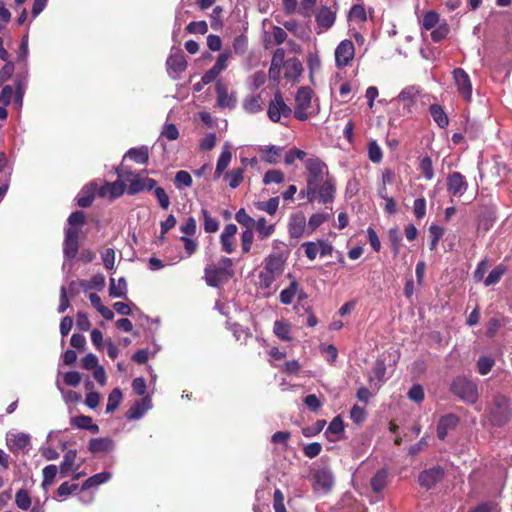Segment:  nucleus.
Returning a JSON list of instances; mask_svg holds the SVG:
<instances>
[{
	"instance_id": "obj_12",
	"label": "nucleus",
	"mask_w": 512,
	"mask_h": 512,
	"mask_svg": "<svg viewBox=\"0 0 512 512\" xmlns=\"http://www.w3.org/2000/svg\"><path fill=\"white\" fill-rule=\"evenodd\" d=\"M238 232V227L236 224L230 223L226 224L220 234V243L222 245V249L227 254H231L235 250V237Z\"/></svg>"
},
{
	"instance_id": "obj_23",
	"label": "nucleus",
	"mask_w": 512,
	"mask_h": 512,
	"mask_svg": "<svg viewBox=\"0 0 512 512\" xmlns=\"http://www.w3.org/2000/svg\"><path fill=\"white\" fill-rule=\"evenodd\" d=\"M284 76L288 80H297L303 72V65L297 58H290L284 63Z\"/></svg>"
},
{
	"instance_id": "obj_57",
	"label": "nucleus",
	"mask_w": 512,
	"mask_h": 512,
	"mask_svg": "<svg viewBox=\"0 0 512 512\" xmlns=\"http://www.w3.org/2000/svg\"><path fill=\"white\" fill-rule=\"evenodd\" d=\"M229 59H231V52H227V50L220 53L217 57L216 62L214 63L217 77L222 71H224V69L227 68Z\"/></svg>"
},
{
	"instance_id": "obj_53",
	"label": "nucleus",
	"mask_w": 512,
	"mask_h": 512,
	"mask_svg": "<svg viewBox=\"0 0 512 512\" xmlns=\"http://www.w3.org/2000/svg\"><path fill=\"white\" fill-rule=\"evenodd\" d=\"M236 221L246 228L255 227V218L249 216L244 208L235 213Z\"/></svg>"
},
{
	"instance_id": "obj_14",
	"label": "nucleus",
	"mask_w": 512,
	"mask_h": 512,
	"mask_svg": "<svg viewBox=\"0 0 512 512\" xmlns=\"http://www.w3.org/2000/svg\"><path fill=\"white\" fill-rule=\"evenodd\" d=\"M307 227V218L303 212H296L290 217V221L288 223V232L290 236L298 237L303 236Z\"/></svg>"
},
{
	"instance_id": "obj_40",
	"label": "nucleus",
	"mask_w": 512,
	"mask_h": 512,
	"mask_svg": "<svg viewBox=\"0 0 512 512\" xmlns=\"http://www.w3.org/2000/svg\"><path fill=\"white\" fill-rule=\"evenodd\" d=\"M201 214L203 216V226L208 233H215V231L219 230V222L217 218L212 217L206 208L201 209Z\"/></svg>"
},
{
	"instance_id": "obj_3",
	"label": "nucleus",
	"mask_w": 512,
	"mask_h": 512,
	"mask_svg": "<svg viewBox=\"0 0 512 512\" xmlns=\"http://www.w3.org/2000/svg\"><path fill=\"white\" fill-rule=\"evenodd\" d=\"M294 116L298 120H307L311 115L316 114L317 110L313 106V91L310 88H300L295 97Z\"/></svg>"
},
{
	"instance_id": "obj_45",
	"label": "nucleus",
	"mask_w": 512,
	"mask_h": 512,
	"mask_svg": "<svg viewBox=\"0 0 512 512\" xmlns=\"http://www.w3.org/2000/svg\"><path fill=\"white\" fill-rule=\"evenodd\" d=\"M280 199L279 198H271L268 201H260L255 203V207L259 209V211L268 212L270 215H274L279 207Z\"/></svg>"
},
{
	"instance_id": "obj_58",
	"label": "nucleus",
	"mask_w": 512,
	"mask_h": 512,
	"mask_svg": "<svg viewBox=\"0 0 512 512\" xmlns=\"http://www.w3.org/2000/svg\"><path fill=\"white\" fill-rule=\"evenodd\" d=\"M438 23H439V15L436 12H427L423 16L422 26L425 29H431V31H433V29H435V27H436V25H438Z\"/></svg>"
},
{
	"instance_id": "obj_8",
	"label": "nucleus",
	"mask_w": 512,
	"mask_h": 512,
	"mask_svg": "<svg viewBox=\"0 0 512 512\" xmlns=\"http://www.w3.org/2000/svg\"><path fill=\"white\" fill-rule=\"evenodd\" d=\"M336 182L333 177L330 176L328 171L327 175L323 177L317 186L316 199L322 203L333 202L335 198Z\"/></svg>"
},
{
	"instance_id": "obj_63",
	"label": "nucleus",
	"mask_w": 512,
	"mask_h": 512,
	"mask_svg": "<svg viewBox=\"0 0 512 512\" xmlns=\"http://www.w3.org/2000/svg\"><path fill=\"white\" fill-rule=\"evenodd\" d=\"M273 507L275 512H286L284 496L280 489H276L273 495Z\"/></svg>"
},
{
	"instance_id": "obj_6",
	"label": "nucleus",
	"mask_w": 512,
	"mask_h": 512,
	"mask_svg": "<svg viewBox=\"0 0 512 512\" xmlns=\"http://www.w3.org/2000/svg\"><path fill=\"white\" fill-rule=\"evenodd\" d=\"M119 176L128 181L129 194H136L143 190H152L156 185V181L153 180V178L141 177L140 174H135V172L132 171L119 172Z\"/></svg>"
},
{
	"instance_id": "obj_54",
	"label": "nucleus",
	"mask_w": 512,
	"mask_h": 512,
	"mask_svg": "<svg viewBox=\"0 0 512 512\" xmlns=\"http://www.w3.org/2000/svg\"><path fill=\"white\" fill-rule=\"evenodd\" d=\"M327 214H323V212H316V214H312V216L308 220V233H313L319 225L325 223L327 221Z\"/></svg>"
},
{
	"instance_id": "obj_30",
	"label": "nucleus",
	"mask_w": 512,
	"mask_h": 512,
	"mask_svg": "<svg viewBox=\"0 0 512 512\" xmlns=\"http://www.w3.org/2000/svg\"><path fill=\"white\" fill-rule=\"evenodd\" d=\"M291 324L283 320H277L273 324V333L281 340H292Z\"/></svg>"
},
{
	"instance_id": "obj_47",
	"label": "nucleus",
	"mask_w": 512,
	"mask_h": 512,
	"mask_svg": "<svg viewBox=\"0 0 512 512\" xmlns=\"http://www.w3.org/2000/svg\"><path fill=\"white\" fill-rule=\"evenodd\" d=\"M253 228L254 227H250L249 229H245L243 230L242 234H241V247H242V252L244 254H247V252L251 251V247L253 245V241H254V232H253Z\"/></svg>"
},
{
	"instance_id": "obj_55",
	"label": "nucleus",
	"mask_w": 512,
	"mask_h": 512,
	"mask_svg": "<svg viewBox=\"0 0 512 512\" xmlns=\"http://www.w3.org/2000/svg\"><path fill=\"white\" fill-rule=\"evenodd\" d=\"M368 154L370 160L374 161V163H379L383 159V152L375 140L369 142Z\"/></svg>"
},
{
	"instance_id": "obj_4",
	"label": "nucleus",
	"mask_w": 512,
	"mask_h": 512,
	"mask_svg": "<svg viewBox=\"0 0 512 512\" xmlns=\"http://www.w3.org/2000/svg\"><path fill=\"white\" fill-rule=\"evenodd\" d=\"M232 260L229 257H223L219 266L210 265L206 268V280L209 285L218 286L227 281L229 277L233 276Z\"/></svg>"
},
{
	"instance_id": "obj_41",
	"label": "nucleus",
	"mask_w": 512,
	"mask_h": 512,
	"mask_svg": "<svg viewBox=\"0 0 512 512\" xmlns=\"http://www.w3.org/2000/svg\"><path fill=\"white\" fill-rule=\"evenodd\" d=\"M298 282L293 280L288 288H284L280 292V301L283 304H291L297 291H298Z\"/></svg>"
},
{
	"instance_id": "obj_29",
	"label": "nucleus",
	"mask_w": 512,
	"mask_h": 512,
	"mask_svg": "<svg viewBox=\"0 0 512 512\" xmlns=\"http://www.w3.org/2000/svg\"><path fill=\"white\" fill-rule=\"evenodd\" d=\"M242 106L249 114H255L263 109L262 98L260 95H249L246 96L242 102Z\"/></svg>"
},
{
	"instance_id": "obj_27",
	"label": "nucleus",
	"mask_w": 512,
	"mask_h": 512,
	"mask_svg": "<svg viewBox=\"0 0 512 512\" xmlns=\"http://www.w3.org/2000/svg\"><path fill=\"white\" fill-rule=\"evenodd\" d=\"M127 291V280H125L123 276L119 278L118 281L114 280V278L110 279L109 295H111V297H126Z\"/></svg>"
},
{
	"instance_id": "obj_5",
	"label": "nucleus",
	"mask_w": 512,
	"mask_h": 512,
	"mask_svg": "<svg viewBox=\"0 0 512 512\" xmlns=\"http://www.w3.org/2000/svg\"><path fill=\"white\" fill-rule=\"evenodd\" d=\"M452 391L468 403L474 404L479 398L476 382L465 378V376H459L452 382Z\"/></svg>"
},
{
	"instance_id": "obj_51",
	"label": "nucleus",
	"mask_w": 512,
	"mask_h": 512,
	"mask_svg": "<svg viewBox=\"0 0 512 512\" xmlns=\"http://www.w3.org/2000/svg\"><path fill=\"white\" fill-rule=\"evenodd\" d=\"M419 169L427 179H433L434 177V166L431 158L429 156H425V158L420 160Z\"/></svg>"
},
{
	"instance_id": "obj_64",
	"label": "nucleus",
	"mask_w": 512,
	"mask_h": 512,
	"mask_svg": "<svg viewBox=\"0 0 512 512\" xmlns=\"http://www.w3.org/2000/svg\"><path fill=\"white\" fill-rule=\"evenodd\" d=\"M209 27L206 21H193L187 25L188 32L191 33H206Z\"/></svg>"
},
{
	"instance_id": "obj_56",
	"label": "nucleus",
	"mask_w": 512,
	"mask_h": 512,
	"mask_svg": "<svg viewBox=\"0 0 512 512\" xmlns=\"http://www.w3.org/2000/svg\"><path fill=\"white\" fill-rule=\"evenodd\" d=\"M58 467L57 465L50 464L46 465L43 469V486H49L52 484L56 475H57Z\"/></svg>"
},
{
	"instance_id": "obj_28",
	"label": "nucleus",
	"mask_w": 512,
	"mask_h": 512,
	"mask_svg": "<svg viewBox=\"0 0 512 512\" xmlns=\"http://www.w3.org/2000/svg\"><path fill=\"white\" fill-rule=\"evenodd\" d=\"M71 424L76 426V428L88 429V431L94 432V434L100 431L99 426L93 423L91 416L87 415L74 416L71 419Z\"/></svg>"
},
{
	"instance_id": "obj_49",
	"label": "nucleus",
	"mask_w": 512,
	"mask_h": 512,
	"mask_svg": "<svg viewBox=\"0 0 512 512\" xmlns=\"http://www.w3.org/2000/svg\"><path fill=\"white\" fill-rule=\"evenodd\" d=\"M273 282L274 278L269 270L267 259H265L263 269L259 274V285L263 288H270Z\"/></svg>"
},
{
	"instance_id": "obj_59",
	"label": "nucleus",
	"mask_w": 512,
	"mask_h": 512,
	"mask_svg": "<svg viewBox=\"0 0 512 512\" xmlns=\"http://www.w3.org/2000/svg\"><path fill=\"white\" fill-rule=\"evenodd\" d=\"M305 255L309 260H315L319 254V241L304 242Z\"/></svg>"
},
{
	"instance_id": "obj_20",
	"label": "nucleus",
	"mask_w": 512,
	"mask_h": 512,
	"mask_svg": "<svg viewBox=\"0 0 512 512\" xmlns=\"http://www.w3.org/2000/svg\"><path fill=\"white\" fill-rule=\"evenodd\" d=\"M266 259L273 281H276L277 277L282 275L284 271L286 259L282 254H269Z\"/></svg>"
},
{
	"instance_id": "obj_16",
	"label": "nucleus",
	"mask_w": 512,
	"mask_h": 512,
	"mask_svg": "<svg viewBox=\"0 0 512 512\" xmlns=\"http://www.w3.org/2000/svg\"><path fill=\"white\" fill-rule=\"evenodd\" d=\"M216 94L218 105L222 108H235L237 98L235 94H230L224 83H216Z\"/></svg>"
},
{
	"instance_id": "obj_44",
	"label": "nucleus",
	"mask_w": 512,
	"mask_h": 512,
	"mask_svg": "<svg viewBox=\"0 0 512 512\" xmlns=\"http://www.w3.org/2000/svg\"><path fill=\"white\" fill-rule=\"evenodd\" d=\"M243 173V168L232 169V171L226 172L224 178L226 179L230 187L236 188L243 181Z\"/></svg>"
},
{
	"instance_id": "obj_52",
	"label": "nucleus",
	"mask_w": 512,
	"mask_h": 512,
	"mask_svg": "<svg viewBox=\"0 0 512 512\" xmlns=\"http://www.w3.org/2000/svg\"><path fill=\"white\" fill-rule=\"evenodd\" d=\"M506 268L504 266L499 265L496 268L492 269L488 276H486L484 280V284L489 286L493 285V283H497L500 281L501 277L505 274Z\"/></svg>"
},
{
	"instance_id": "obj_15",
	"label": "nucleus",
	"mask_w": 512,
	"mask_h": 512,
	"mask_svg": "<svg viewBox=\"0 0 512 512\" xmlns=\"http://www.w3.org/2000/svg\"><path fill=\"white\" fill-rule=\"evenodd\" d=\"M459 423V418L454 413H448L447 415L441 416L437 423V437L440 440H444L451 429L456 428Z\"/></svg>"
},
{
	"instance_id": "obj_32",
	"label": "nucleus",
	"mask_w": 512,
	"mask_h": 512,
	"mask_svg": "<svg viewBox=\"0 0 512 512\" xmlns=\"http://www.w3.org/2000/svg\"><path fill=\"white\" fill-rule=\"evenodd\" d=\"M430 113L439 127H446L449 124V117L447 116L444 108L439 104H433L430 106Z\"/></svg>"
},
{
	"instance_id": "obj_11",
	"label": "nucleus",
	"mask_w": 512,
	"mask_h": 512,
	"mask_svg": "<svg viewBox=\"0 0 512 512\" xmlns=\"http://www.w3.org/2000/svg\"><path fill=\"white\" fill-rule=\"evenodd\" d=\"M79 227H68L64 240V253L68 258H74L79 248Z\"/></svg>"
},
{
	"instance_id": "obj_18",
	"label": "nucleus",
	"mask_w": 512,
	"mask_h": 512,
	"mask_svg": "<svg viewBox=\"0 0 512 512\" xmlns=\"http://www.w3.org/2000/svg\"><path fill=\"white\" fill-rule=\"evenodd\" d=\"M285 51L284 49L275 50L271 59V65L269 69V78L271 80H280L281 69L285 64Z\"/></svg>"
},
{
	"instance_id": "obj_25",
	"label": "nucleus",
	"mask_w": 512,
	"mask_h": 512,
	"mask_svg": "<svg viewBox=\"0 0 512 512\" xmlns=\"http://www.w3.org/2000/svg\"><path fill=\"white\" fill-rule=\"evenodd\" d=\"M335 12L329 7H321L316 13V21L324 29H329L335 23Z\"/></svg>"
},
{
	"instance_id": "obj_60",
	"label": "nucleus",
	"mask_w": 512,
	"mask_h": 512,
	"mask_svg": "<svg viewBox=\"0 0 512 512\" xmlns=\"http://www.w3.org/2000/svg\"><path fill=\"white\" fill-rule=\"evenodd\" d=\"M102 261L107 269H114L116 261V253L113 248H106L102 253Z\"/></svg>"
},
{
	"instance_id": "obj_43",
	"label": "nucleus",
	"mask_w": 512,
	"mask_h": 512,
	"mask_svg": "<svg viewBox=\"0 0 512 512\" xmlns=\"http://www.w3.org/2000/svg\"><path fill=\"white\" fill-rule=\"evenodd\" d=\"M419 91L415 86H409L401 91L398 95V101L403 102L404 105L409 106L411 103L415 102V99L418 95Z\"/></svg>"
},
{
	"instance_id": "obj_10",
	"label": "nucleus",
	"mask_w": 512,
	"mask_h": 512,
	"mask_svg": "<svg viewBox=\"0 0 512 512\" xmlns=\"http://www.w3.org/2000/svg\"><path fill=\"white\" fill-rule=\"evenodd\" d=\"M335 62L336 66L342 68V66L348 65L355 57V47L351 40H343L335 48Z\"/></svg>"
},
{
	"instance_id": "obj_21",
	"label": "nucleus",
	"mask_w": 512,
	"mask_h": 512,
	"mask_svg": "<svg viewBox=\"0 0 512 512\" xmlns=\"http://www.w3.org/2000/svg\"><path fill=\"white\" fill-rule=\"evenodd\" d=\"M125 190V184L123 181H114L113 183H105L99 190V195L103 197H109L110 199H116V197L122 196Z\"/></svg>"
},
{
	"instance_id": "obj_39",
	"label": "nucleus",
	"mask_w": 512,
	"mask_h": 512,
	"mask_svg": "<svg viewBox=\"0 0 512 512\" xmlns=\"http://www.w3.org/2000/svg\"><path fill=\"white\" fill-rule=\"evenodd\" d=\"M387 470H379L371 479V487L375 492H381L387 484Z\"/></svg>"
},
{
	"instance_id": "obj_26",
	"label": "nucleus",
	"mask_w": 512,
	"mask_h": 512,
	"mask_svg": "<svg viewBox=\"0 0 512 512\" xmlns=\"http://www.w3.org/2000/svg\"><path fill=\"white\" fill-rule=\"evenodd\" d=\"M254 228L260 239H268L276 230L275 224L268 223L264 217L255 220Z\"/></svg>"
},
{
	"instance_id": "obj_61",
	"label": "nucleus",
	"mask_w": 512,
	"mask_h": 512,
	"mask_svg": "<svg viewBox=\"0 0 512 512\" xmlns=\"http://www.w3.org/2000/svg\"><path fill=\"white\" fill-rule=\"evenodd\" d=\"M179 135L180 132L173 123H166L162 128L161 136H164V138L169 141H174V139H177Z\"/></svg>"
},
{
	"instance_id": "obj_13",
	"label": "nucleus",
	"mask_w": 512,
	"mask_h": 512,
	"mask_svg": "<svg viewBox=\"0 0 512 512\" xmlns=\"http://www.w3.org/2000/svg\"><path fill=\"white\" fill-rule=\"evenodd\" d=\"M448 191L453 196H462L467 191V181L461 172H452L447 179Z\"/></svg>"
},
{
	"instance_id": "obj_2",
	"label": "nucleus",
	"mask_w": 512,
	"mask_h": 512,
	"mask_svg": "<svg viewBox=\"0 0 512 512\" xmlns=\"http://www.w3.org/2000/svg\"><path fill=\"white\" fill-rule=\"evenodd\" d=\"M512 416V403L508 397L496 394L486 408L488 421L495 426L506 425Z\"/></svg>"
},
{
	"instance_id": "obj_34",
	"label": "nucleus",
	"mask_w": 512,
	"mask_h": 512,
	"mask_svg": "<svg viewBox=\"0 0 512 512\" xmlns=\"http://www.w3.org/2000/svg\"><path fill=\"white\" fill-rule=\"evenodd\" d=\"M112 447V440L107 439V437H98L97 439H91L88 444V450L92 453H97V451H106L110 450Z\"/></svg>"
},
{
	"instance_id": "obj_48",
	"label": "nucleus",
	"mask_w": 512,
	"mask_h": 512,
	"mask_svg": "<svg viewBox=\"0 0 512 512\" xmlns=\"http://www.w3.org/2000/svg\"><path fill=\"white\" fill-rule=\"evenodd\" d=\"M284 179L285 174L280 169H269L263 176V183L272 184V182H275V184H280Z\"/></svg>"
},
{
	"instance_id": "obj_7",
	"label": "nucleus",
	"mask_w": 512,
	"mask_h": 512,
	"mask_svg": "<svg viewBox=\"0 0 512 512\" xmlns=\"http://www.w3.org/2000/svg\"><path fill=\"white\" fill-rule=\"evenodd\" d=\"M453 78L456 89L465 101H471L473 86L469 74L463 68H455L453 71Z\"/></svg>"
},
{
	"instance_id": "obj_62",
	"label": "nucleus",
	"mask_w": 512,
	"mask_h": 512,
	"mask_svg": "<svg viewBox=\"0 0 512 512\" xmlns=\"http://www.w3.org/2000/svg\"><path fill=\"white\" fill-rule=\"evenodd\" d=\"M197 228V223L194 217L187 218L184 224H181L180 230L184 236H193Z\"/></svg>"
},
{
	"instance_id": "obj_24",
	"label": "nucleus",
	"mask_w": 512,
	"mask_h": 512,
	"mask_svg": "<svg viewBox=\"0 0 512 512\" xmlns=\"http://www.w3.org/2000/svg\"><path fill=\"white\" fill-rule=\"evenodd\" d=\"M232 151L231 144L225 143L222 147L221 155L217 161L216 165V176H221L225 169H227L228 165H230L232 161Z\"/></svg>"
},
{
	"instance_id": "obj_22",
	"label": "nucleus",
	"mask_w": 512,
	"mask_h": 512,
	"mask_svg": "<svg viewBox=\"0 0 512 512\" xmlns=\"http://www.w3.org/2000/svg\"><path fill=\"white\" fill-rule=\"evenodd\" d=\"M152 407L151 397H143L130 407L128 419H140Z\"/></svg>"
},
{
	"instance_id": "obj_9",
	"label": "nucleus",
	"mask_w": 512,
	"mask_h": 512,
	"mask_svg": "<svg viewBox=\"0 0 512 512\" xmlns=\"http://www.w3.org/2000/svg\"><path fill=\"white\" fill-rule=\"evenodd\" d=\"M291 108L285 103L280 92H277L274 99L270 101L267 115L272 121H279L282 117H288L291 114Z\"/></svg>"
},
{
	"instance_id": "obj_42",
	"label": "nucleus",
	"mask_w": 512,
	"mask_h": 512,
	"mask_svg": "<svg viewBox=\"0 0 512 512\" xmlns=\"http://www.w3.org/2000/svg\"><path fill=\"white\" fill-rule=\"evenodd\" d=\"M168 68L174 72H182L187 67V62L182 55H171L167 59Z\"/></svg>"
},
{
	"instance_id": "obj_33",
	"label": "nucleus",
	"mask_w": 512,
	"mask_h": 512,
	"mask_svg": "<svg viewBox=\"0 0 512 512\" xmlns=\"http://www.w3.org/2000/svg\"><path fill=\"white\" fill-rule=\"evenodd\" d=\"M111 476L112 473H110V471H102L101 473L94 474L82 483V489H90V487L97 486V484L106 483V481L110 480Z\"/></svg>"
},
{
	"instance_id": "obj_37",
	"label": "nucleus",
	"mask_w": 512,
	"mask_h": 512,
	"mask_svg": "<svg viewBox=\"0 0 512 512\" xmlns=\"http://www.w3.org/2000/svg\"><path fill=\"white\" fill-rule=\"evenodd\" d=\"M126 155L137 163H147L149 160V149L145 146L138 147L137 149H130Z\"/></svg>"
},
{
	"instance_id": "obj_35",
	"label": "nucleus",
	"mask_w": 512,
	"mask_h": 512,
	"mask_svg": "<svg viewBox=\"0 0 512 512\" xmlns=\"http://www.w3.org/2000/svg\"><path fill=\"white\" fill-rule=\"evenodd\" d=\"M76 457H77V450H75V449L68 450L65 453L64 459L60 465V471L62 474L65 475V474H68V472L72 471V469L74 468Z\"/></svg>"
},
{
	"instance_id": "obj_50",
	"label": "nucleus",
	"mask_w": 512,
	"mask_h": 512,
	"mask_svg": "<svg viewBox=\"0 0 512 512\" xmlns=\"http://www.w3.org/2000/svg\"><path fill=\"white\" fill-rule=\"evenodd\" d=\"M348 18L351 22H364V20H366V10L364 6L355 4V6L351 7Z\"/></svg>"
},
{
	"instance_id": "obj_19",
	"label": "nucleus",
	"mask_w": 512,
	"mask_h": 512,
	"mask_svg": "<svg viewBox=\"0 0 512 512\" xmlns=\"http://www.w3.org/2000/svg\"><path fill=\"white\" fill-rule=\"evenodd\" d=\"M444 477V471L440 467L429 468L419 475L421 486L432 487Z\"/></svg>"
},
{
	"instance_id": "obj_38",
	"label": "nucleus",
	"mask_w": 512,
	"mask_h": 512,
	"mask_svg": "<svg viewBox=\"0 0 512 512\" xmlns=\"http://www.w3.org/2000/svg\"><path fill=\"white\" fill-rule=\"evenodd\" d=\"M282 149L276 146L261 147L262 159L267 163H277Z\"/></svg>"
},
{
	"instance_id": "obj_17",
	"label": "nucleus",
	"mask_w": 512,
	"mask_h": 512,
	"mask_svg": "<svg viewBox=\"0 0 512 512\" xmlns=\"http://www.w3.org/2000/svg\"><path fill=\"white\" fill-rule=\"evenodd\" d=\"M6 443L12 451L24 450L30 444V436L26 433H8Z\"/></svg>"
},
{
	"instance_id": "obj_31",
	"label": "nucleus",
	"mask_w": 512,
	"mask_h": 512,
	"mask_svg": "<svg viewBox=\"0 0 512 512\" xmlns=\"http://www.w3.org/2000/svg\"><path fill=\"white\" fill-rule=\"evenodd\" d=\"M316 484L324 490H329L333 484V475L327 468H322L315 473Z\"/></svg>"
},
{
	"instance_id": "obj_46",
	"label": "nucleus",
	"mask_w": 512,
	"mask_h": 512,
	"mask_svg": "<svg viewBox=\"0 0 512 512\" xmlns=\"http://www.w3.org/2000/svg\"><path fill=\"white\" fill-rule=\"evenodd\" d=\"M122 397L120 388H114L113 391L110 392L107 399V413H112V411L116 410L119 403H121Z\"/></svg>"
},
{
	"instance_id": "obj_1",
	"label": "nucleus",
	"mask_w": 512,
	"mask_h": 512,
	"mask_svg": "<svg viewBox=\"0 0 512 512\" xmlns=\"http://www.w3.org/2000/svg\"><path fill=\"white\" fill-rule=\"evenodd\" d=\"M304 166L306 169V188L301 191L300 195L307 197L309 202H313L317 197V186L323 176L327 175L328 168L325 162L317 156H310L305 159Z\"/></svg>"
},
{
	"instance_id": "obj_36",
	"label": "nucleus",
	"mask_w": 512,
	"mask_h": 512,
	"mask_svg": "<svg viewBox=\"0 0 512 512\" xmlns=\"http://www.w3.org/2000/svg\"><path fill=\"white\" fill-rule=\"evenodd\" d=\"M15 504L21 510H29L32 505V498L26 489H19L15 493Z\"/></svg>"
}]
</instances>
